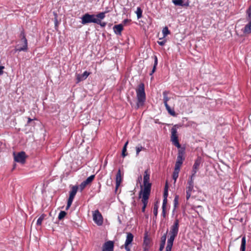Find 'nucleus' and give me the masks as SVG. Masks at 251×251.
I'll use <instances>...</instances> for the list:
<instances>
[{"mask_svg": "<svg viewBox=\"0 0 251 251\" xmlns=\"http://www.w3.org/2000/svg\"><path fill=\"white\" fill-rule=\"evenodd\" d=\"M157 210H158V206L157 205H154L153 207V214L155 216L157 215Z\"/></svg>", "mask_w": 251, "mask_h": 251, "instance_id": "4c0bfd02", "label": "nucleus"}, {"mask_svg": "<svg viewBox=\"0 0 251 251\" xmlns=\"http://www.w3.org/2000/svg\"><path fill=\"white\" fill-rule=\"evenodd\" d=\"M115 33L117 35H121L123 30V25L122 24L115 25L113 27Z\"/></svg>", "mask_w": 251, "mask_h": 251, "instance_id": "f3484780", "label": "nucleus"}, {"mask_svg": "<svg viewBox=\"0 0 251 251\" xmlns=\"http://www.w3.org/2000/svg\"><path fill=\"white\" fill-rule=\"evenodd\" d=\"M175 5L188 7L189 5V0H173Z\"/></svg>", "mask_w": 251, "mask_h": 251, "instance_id": "4468645a", "label": "nucleus"}, {"mask_svg": "<svg viewBox=\"0 0 251 251\" xmlns=\"http://www.w3.org/2000/svg\"><path fill=\"white\" fill-rule=\"evenodd\" d=\"M166 42V40H164L162 41H158L157 43L159 45L163 46L165 44Z\"/></svg>", "mask_w": 251, "mask_h": 251, "instance_id": "79ce46f5", "label": "nucleus"}, {"mask_svg": "<svg viewBox=\"0 0 251 251\" xmlns=\"http://www.w3.org/2000/svg\"><path fill=\"white\" fill-rule=\"evenodd\" d=\"M200 164V161L198 159L196 160L194 163V164L193 167V170H192V174H194V175H195L196 174L197 170L199 168V167Z\"/></svg>", "mask_w": 251, "mask_h": 251, "instance_id": "6ab92c4d", "label": "nucleus"}, {"mask_svg": "<svg viewBox=\"0 0 251 251\" xmlns=\"http://www.w3.org/2000/svg\"><path fill=\"white\" fill-rule=\"evenodd\" d=\"M150 244V240L147 237H145L144 240V247H147L149 249V246Z\"/></svg>", "mask_w": 251, "mask_h": 251, "instance_id": "cd10ccee", "label": "nucleus"}, {"mask_svg": "<svg viewBox=\"0 0 251 251\" xmlns=\"http://www.w3.org/2000/svg\"><path fill=\"white\" fill-rule=\"evenodd\" d=\"M66 215V213L64 211H61L58 215L59 220H62Z\"/></svg>", "mask_w": 251, "mask_h": 251, "instance_id": "2f4dec72", "label": "nucleus"}, {"mask_svg": "<svg viewBox=\"0 0 251 251\" xmlns=\"http://www.w3.org/2000/svg\"><path fill=\"white\" fill-rule=\"evenodd\" d=\"M14 160L18 163L24 164L25 160V153L24 151H21L18 153H14Z\"/></svg>", "mask_w": 251, "mask_h": 251, "instance_id": "1a4fd4ad", "label": "nucleus"}, {"mask_svg": "<svg viewBox=\"0 0 251 251\" xmlns=\"http://www.w3.org/2000/svg\"><path fill=\"white\" fill-rule=\"evenodd\" d=\"M89 75L90 73L87 71H85L82 75H76V77L77 79V83H78L81 81L85 79L89 76Z\"/></svg>", "mask_w": 251, "mask_h": 251, "instance_id": "dca6fc26", "label": "nucleus"}, {"mask_svg": "<svg viewBox=\"0 0 251 251\" xmlns=\"http://www.w3.org/2000/svg\"><path fill=\"white\" fill-rule=\"evenodd\" d=\"M4 69V67L3 66H0V75H2L3 73V69Z\"/></svg>", "mask_w": 251, "mask_h": 251, "instance_id": "a19ab883", "label": "nucleus"}, {"mask_svg": "<svg viewBox=\"0 0 251 251\" xmlns=\"http://www.w3.org/2000/svg\"><path fill=\"white\" fill-rule=\"evenodd\" d=\"M167 202V198H164L163 201V203H162V207H163V208L166 207Z\"/></svg>", "mask_w": 251, "mask_h": 251, "instance_id": "58836bf2", "label": "nucleus"}, {"mask_svg": "<svg viewBox=\"0 0 251 251\" xmlns=\"http://www.w3.org/2000/svg\"><path fill=\"white\" fill-rule=\"evenodd\" d=\"M150 194L142 193V201L143 203V206L142 208V212H145V208L148 202V199Z\"/></svg>", "mask_w": 251, "mask_h": 251, "instance_id": "ddd939ff", "label": "nucleus"}, {"mask_svg": "<svg viewBox=\"0 0 251 251\" xmlns=\"http://www.w3.org/2000/svg\"><path fill=\"white\" fill-rule=\"evenodd\" d=\"M247 20L248 23L246 24L242 29L243 32L245 34H249L251 33V6H250L247 11Z\"/></svg>", "mask_w": 251, "mask_h": 251, "instance_id": "0eeeda50", "label": "nucleus"}, {"mask_svg": "<svg viewBox=\"0 0 251 251\" xmlns=\"http://www.w3.org/2000/svg\"><path fill=\"white\" fill-rule=\"evenodd\" d=\"M33 121V124H34V125H39V121L36 119L35 120H32L30 118H28V124H30V122H32ZM31 124H32V123H31Z\"/></svg>", "mask_w": 251, "mask_h": 251, "instance_id": "72a5a7b5", "label": "nucleus"}, {"mask_svg": "<svg viewBox=\"0 0 251 251\" xmlns=\"http://www.w3.org/2000/svg\"><path fill=\"white\" fill-rule=\"evenodd\" d=\"M150 171L149 169L146 170L144 172L143 177L144 188L142 189L139 193V198H141V194H150L151 184L150 182Z\"/></svg>", "mask_w": 251, "mask_h": 251, "instance_id": "20e7f679", "label": "nucleus"}, {"mask_svg": "<svg viewBox=\"0 0 251 251\" xmlns=\"http://www.w3.org/2000/svg\"><path fill=\"white\" fill-rule=\"evenodd\" d=\"M195 175H194V174H192L188 181L187 185L194 186V177H195Z\"/></svg>", "mask_w": 251, "mask_h": 251, "instance_id": "393cba45", "label": "nucleus"}, {"mask_svg": "<svg viewBox=\"0 0 251 251\" xmlns=\"http://www.w3.org/2000/svg\"><path fill=\"white\" fill-rule=\"evenodd\" d=\"M122 181V177L121 173V170L119 169L117 173L116 176V188L115 191L116 192L120 186Z\"/></svg>", "mask_w": 251, "mask_h": 251, "instance_id": "2eb2a0df", "label": "nucleus"}, {"mask_svg": "<svg viewBox=\"0 0 251 251\" xmlns=\"http://www.w3.org/2000/svg\"><path fill=\"white\" fill-rule=\"evenodd\" d=\"M173 244L167 243L165 251H171Z\"/></svg>", "mask_w": 251, "mask_h": 251, "instance_id": "f704fd0d", "label": "nucleus"}, {"mask_svg": "<svg viewBox=\"0 0 251 251\" xmlns=\"http://www.w3.org/2000/svg\"><path fill=\"white\" fill-rule=\"evenodd\" d=\"M171 141L173 144L177 148L180 149L178 150V152L177 156L176 161L175 164V167L180 169V167L183 163L184 160L185 149L180 148V145L178 140V135L176 129L175 127H173L171 129Z\"/></svg>", "mask_w": 251, "mask_h": 251, "instance_id": "f257e3e1", "label": "nucleus"}, {"mask_svg": "<svg viewBox=\"0 0 251 251\" xmlns=\"http://www.w3.org/2000/svg\"><path fill=\"white\" fill-rule=\"evenodd\" d=\"M94 177V175H91L89 176L85 180L81 182L79 187L76 185L73 186L72 187V189L70 192L69 197L67 202V205L66 206V209H68L71 206L73 201L77 193L78 189L79 188L80 191H82L87 185H88L93 180Z\"/></svg>", "mask_w": 251, "mask_h": 251, "instance_id": "f03ea898", "label": "nucleus"}, {"mask_svg": "<svg viewBox=\"0 0 251 251\" xmlns=\"http://www.w3.org/2000/svg\"><path fill=\"white\" fill-rule=\"evenodd\" d=\"M93 220L98 226H101L103 223V218L98 210L93 212Z\"/></svg>", "mask_w": 251, "mask_h": 251, "instance_id": "6e6552de", "label": "nucleus"}, {"mask_svg": "<svg viewBox=\"0 0 251 251\" xmlns=\"http://www.w3.org/2000/svg\"><path fill=\"white\" fill-rule=\"evenodd\" d=\"M179 171H180L179 168L175 167V170H174V171L173 172V178L175 180V182L176 181V180L178 176V174H179Z\"/></svg>", "mask_w": 251, "mask_h": 251, "instance_id": "aec40b11", "label": "nucleus"}, {"mask_svg": "<svg viewBox=\"0 0 251 251\" xmlns=\"http://www.w3.org/2000/svg\"><path fill=\"white\" fill-rule=\"evenodd\" d=\"M167 232L164 234L161 238V242L166 243Z\"/></svg>", "mask_w": 251, "mask_h": 251, "instance_id": "e433bc0d", "label": "nucleus"}, {"mask_svg": "<svg viewBox=\"0 0 251 251\" xmlns=\"http://www.w3.org/2000/svg\"><path fill=\"white\" fill-rule=\"evenodd\" d=\"M186 200L188 201L191 196V193L193 191L194 186H188L186 187Z\"/></svg>", "mask_w": 251, "mask_h": 251, "instance_id": "a211bd4d", "label": "nucleus"}, {"mask_svg": "<svg viewBox=\"0 0 251 251\" xmlns=\"http://www.w3.org/2000/svg\"><path fill=\"white\" fill-rule=\"evenodd\" d=\"M128 141H126V143L125 144V145L123 148V150H122V155L123 157H125L127 155V153H126V148H127V146L128 145Z\"/></svg>", "mask_w": 251, "mask_h": 251, "instance_id": "5701e85b", "label": "nucleus"}, {"mask_svg": "<svg viewBox=\"0 0 251 251\" xmlns=\"http://www.w3.org/2000/svg\"><path fill=\"white\" fill-rule=\"evenodd\" d=\"M44 219V217L42 215L37 220V225H41L42 224V223Z\"/></svg>", "mask_w": 251, "mask_h": 251, "instance_id": "473e14b6", "label": "nucleus"}, {"mask_svg": "<svg viewBox=\"0 0 251 251\" xmlns=\"http://www.w3.org/2000/svg\"><path fill=\"white\" fill-rule=\"evenodd\" d=\"M144 251H149V249L147 247H144Z\"/></svg>", "mask_w": 251, "mask_h": 251, "instance_id": "a18cd8bd", "label": "nucleus"}, {"mask_svg": "<svg viewBox=\"0 0 251 251\" xmlns=\"http://www.w3.org/2000/svg\"><path fill=\"white\" fill-rule=\"evenodd\" d=\"M133 240V235L131 233H127L125 243V248L126 251H130V248L129 245L131 244Z\"/></svg>", "mask_w": 251, "mask_h": 251, "instance_id": "9d476101", "label": "nucleus"}, {"mask_svg": "<svg viewBox=\"0 0 251 251\" xmlns=\"http://www.w3.org/2000/svg\"><path fill=\"white\" fill-rule=\"evenodd\" d=\"M166 107V108L167 109V110L168 111V113L173 116H176V113L175 112V111L171 109V107L169 106V105H167V106H165Z\"/></svg>", "mask_w": 251, "mask_h": 251, "instance_id": "b1692460", "label": "nucleus"}, {"mask_svg": "<svg viewBox=\"0 0 251 251\" xmlns=\"http://www.w3.org/2000/svg\"><path fill=\"white\" fill-rule=\"evenodd\" d=\"M162 33L163 34L164 37H165L167 35L170 33V31L169 30L167 26H165L163 28Z\"/></svg>", "mask_w": 251, "mask_h": 251, "instance_id": "a878e982", "label": "nucleus"}, {"mask_svg": "<svg viewBox=\"0 0 251 251\" xmlns=\"http://www.w3.org/2000/svg\"><path fill=\"white\" fill-rule=\"evenodd\" d=\"M168 195V186L167 183H166L165 186V188H164L163 197L167 198Z\"/></svg>", "mask_w": 251, "mask_h": 251, "instance_id": "c85d7f7f", "label": "nucleus"}, {"mask_svg": "<svg viewBox=\"0 0 251 251\" xmlns=\"http://www.w3.org/2000/svg\"><path fill=\"white\" fill-rule=\"evenodd\" d=\"M144 148L142 147V146H138L136 147V155H138L139 153V152L142 151L144 150Z\"/></svg>", "mask_w": 251, "mask_h": 251, "instance_id": "7c9ffc66", "label": "nucleus"}, {"mask_svg": "<svg viewBox=\"0 0 251 251\" xmlns=\"http://www.w3.org/2000/svg\"><path fill=\"white\" fill-rule=\"evenodd\" d=\"M157 65V58L155 56L154 57V63L153 67V69H152V72H151V75H152L155 71Z\"/></svg>", "mask_w": 251, "mask_h": 251, "instance_id": "c756f323", "label": "nucleus"}, {"mask_svg": "<svg viewBox=\"0 0 251 251\" xmlns=\"http://www.w3.org/2000/svg\"><path fill=\"white\" fill-rule=\"evenodd\" d=\"M178 196H176L174 202V207L176 208L178 204Z\"/></svg>", "mask_w": 251, "mask_h": 251, "instance_id": "c9c22d12", "label": "nucleus"}, {"mask_svg": "<svg viewBox=\"0 0 251 251\" xmlns=\"http://www.w3.org/2000/svg\"><path fill=\"white\" fill-rule=\"evenodd\" d=\"M165 209H166V207H162V216L165 217V216H166V212H165Z\"/></svg>", "mask_w": 251, "mask_h": 251, "instance_id": "37998d69", "label": "nucleus"}, {"mask_svg": "<svg viewBox=\"0 0 251 251\" xmlns=\"http://www.w3.org/2000/svg\"><path fill=\"white\" fill-rule=\"evenodd\" d=\"M179 223V220L176 218L173 225L170 227V231L169 233L170 236L168 239L167 243L173 244L174 241L178 232Z\"/></svg>", "mask_w": 251, "mask_h": 251, "instance_id": "423d86ee", "label": "nucleus"}, {"mask_svg": "<svg viewBox=\"0 0 251 251\" xmlns=\"http://www.w3.org/2000/svg\"><path fill=\"white\" fill-rule=\"evenodd\" d=\"M105 12H101L97 15H90L88 13L85 14L81 17V24L86 25L88 23H93L99 25L102 27H104L106 25L104 22H101V20L105 17Z\"/></svg>", "mask_w": 251, "mask_h": 251, "instance_id": "7ed1b4c3", "label": "nucleus"}, {"mask_svg": "<svg viewBox=\"0 0 251 251\" xmlns=\"http://www.w3.org/2000/svg\"><path fill=\"white\" fill-rule=\"evenodd\" d=\"M136 13L138 19H140L142 17V10L140 7H137Z\"/></svg>", "mask_w": 251, "mask_h": 251, "instance_id": "bb28decb", "label": "nucleus"}, {"mask_svg": "<svg viewBox=\"0 0 251 251\" xmlns=\"http://www.w3.org/2000/svg\"><path fill=\"white\" fill-rule=\"evenodd\" d=\"M55 16V25H57V14L56 13H54Z\"/></svg>", "mask_w": 251, "mask_h": 251, "instance_id": "c03bdc74", "label": "nucleus"}, {"mask_svg": "<svg viewBox=\"0 0 251 251\" xmlns=\"http://www.w3.org/2000/svg\"><path fill=\"white\" fill-rule=\"evenodd\" d=\"M165 245V243L161 242L159 247V251H162L164 249Z\"/></svg>", "mask_w": 251, "mask_h": 251, "instance_id": "ea45409f", "label": "nucleus"}, {"mask_svg": "<svg viewBox=\"0 0 251 251\" xmlns=\"http://www.w3.org/2000/svg\"><path fill=\"white\" fill-rule=\"evenodd\" d=\"M21 41L23 43L22 47L17 49L19 51H26L27 50V41L25 38L24 32L23 31L21 33Z\"/></svg>", "mask_w": 251, "mask_h": 251, "instance_id": "9b49d317", "label": "nucleus"}, {"mask_svg": "<svg viewBox=\"0 0 251 251\" xmlns=\"http://www.w3.org/2000/svg\"><path fill=\"white\" fill-rule=\"evenodd\" d=\"M246 244V239L245 236H244L242 238L240 251H245Z\"/></svg>", "mask_w": 251, "mask_h": 251, "instance_id": "412c9836", "label": "nucleus"}, {"mask_svg": "<svg viewBox=\"0 0 251 251\" xmlns=\"http://www.w3.org/2000/svg\"><path fill=\"white\" fill-rule=\"evenodd\" d=\"M114 242L112 241L106 242L102 248V251H113Z\"/></svg>", "mask_w": 251, "mask_h": 251, "instance_id": "f8f14e48", "label": "nucleus"}, {"mask_svg": "<svg viewBox=\"0 0 251 251\" xmlns=\"http://www.w3.org/2000/svg\"><path fill=\"white\" fill-rule=\"evenodd\" d=\"M168 94V92L167 91H164L163 93V100H164V103L165 106H167V105H168V101L169 100V98L167 96Z\"/></svg>", "mask_w": 251, "mask_h": 251, "instance_id": "4be33fe9", "label": "nucleus"}, {"mask_svg": "<svg viewBox=\"0 0 251 251\" xmlns=\"http://www.w3.org/2000/svg\"><path fill=\"white\" fill-rule=\"evenodd\" d=\"M137 95V108L144 105L146 100V94L145 92L144 85L141 83L138 85V87L136 90Z\"/></svg>", "mask_w": 251, "mask_h": 251, "instance_id": "39448f33", "label": "nucleus"}]
</instances>
